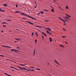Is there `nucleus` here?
Instances as JSON below:
<instances>
[{"instance_id": "f257e3e1", "label": "nucleus", "mask_w": 76, "mask_h": 76, "mask_svg": "<svg viewBox=\"0 0 76 76\" xmlns=\"http://www.w3.org/2000/svg\"><path fill=\"white\" fill-rule=\"evenodd\" d=\"M20 14L22 15H24L26 16H27L28 17L32 19H34V18L31 17L28 15H27L26 14H24V13H20Z\"/></svg>"}, {"instance_id": "f03ea898", "label": "nucleus", "mask_w": 76, "mask_h": 76, "mask_svg": "<svg viewBox=\"0 0 76 76\" xmlns=\"http://www.w3.org/2000/svg\"><path fill=\"white\" fill-rule=\"evenodd\" d=\"M26 22H28V23H29V24H31V25H33L34 24V23H31L29 21H26Z\"/></svg>"}, {"instance_id": "7ed1b4c3", "label": "nucleus", "mask_w": 76, "mask_h": 76, "mask_svg": "<svg viewBox=\"0 0 76 76\" xmlns=\"http://www.w3.org/2000/svg\"><path fill=\"white\" fill-rule=\"evenodd\" d=\"M20 69H21V70H24V69L25 70H26L28 71L27 69H26V68H22V67H21V68Z\"/></svg>"}, {"instance_id": "20e7f679", "label": "nucleus", "mask_w": 76, "mask_h": 76, "mask_svg": "<svg viewBox=\"0 0 76 76\" xmlns=\"http://www.w3.org/2000/svg\"><path fill=\"white\" fill-rule=\"evenodd\" d=\"M65 15H66V16L70 18V15L67 14L66 13H65Z\"/></svg>"}, {"instance_id": "39448f33", "label": "nucleus", "mask_w": 76, "mask_h": 76, "mask_svg": "<svg viewBox=\"0 0 76 76\" xmlns=\"http://www.w3.org/2000/svg\"><path fill=\"white\" fill-rule=\"evenodd\" d=\"M42 34H44V35H45V36H46V37H47V36L45 33H44L43 32H42Z\"/></svg>"}, {"instance_id": "423d86ee", "label": "nucleus", "mask_w": 76, "mask_h": 76, "mask_svg": "<svg viewBox=\"0 0 76 76\" xmlns=\"http://www.w3.org/2000/svg\"><path fill=\"white\" fill-rule=\"evenodd\" d=\"M2 46L4 47H7V48H11L10 47H9V46H4V45H2Z\"/></svg>"}, {"instance_id": "0eeeda50", "label": "nucleus", "mask_w": 76, "mask_h": 76, "mask_svg": "<svg viewBox=\"0 0 76 76\" xmlns=\"http://www.w3.org/2000/svg\"><path fill=\"white\" fill-rule=\"evenodd\" d=\"M2 10V9L0 8V11L4 12V11L3 10Z\"/></svg>"}, {"instance_id": "6e6552de", "label": "nucleus", "mask_w": 76, "mask_h": 76, "mask_svg": "<svg viewBox=\"0 0 76 76\" xmlns=\"http://www.w3.org/2000/svg\"><path fill=\"white\" fill-rule=\"evenodd\" d=\"M47 32L48 33V34H50V35H51V33H50V32H48V31H47Z\"/></svg>"}, {"instance_id": "1a4fd4ad", "label": "nucleus", "mask_w": 76, "mask_h": 76, "mask_svg": "<svg viewBox=\"0 0 76 76\" xmlns=\"http://www.w3.org/2000/svg\"><path fill=\"white\" fill-rule=\"evenodd\" d=\"M55 62L57 64H58L59 65H60V64H58V63L57 61H56V60H55Z\"/></svg>"}, {"instance_id": "9d476101", "label": "nucleus", "mask_w": 76, "mask_h": 76, "mask_svg": "<svg viewBox=\"0 0 76 76\" xmlns=\"http://www.w3.org/2000/svg\"><path fill=\"white\" fill-rule=\"evenodd\" d=\"M20 13V11H17L16 12H15V13Z\"/></svg>"}, {"instance_id": "9b49d317", "label": "nucleus", "mask_w": 76, "mask_h": 76, "mask_svg": "<svg viewBox=\"0 0 76 76\" xmlns=\"http://www.w3.org/2000/svg\"><path fill=\"white\" fill-rule=\"evenodd\" d=\"M11 50L12 51H16L15 49H11Z\"/></svg>"}, {"instance_id": "f8f14e48", "label": "nucleus", "mask_w": 76, "mask_h": 76, "mask_svg": "<svg viewBox=\"0 0 76 76\" xmlns=\"http://www.w3.org/2000/svg\"><path fill=\"white\" fill-rule=\"evenodd\" d=\"M35 26L36 27H40L41 28H42V27H40V26Z\"/></svg>"}, {"instance_id": "ddd939ff", "label": "nucleus", "mask_w": 76, "mask_h": 76, "mask_svg": "<svg viewBox=\"0 0 76 76\" xmlns=\"http://www.w3.org/2000/svg\"><path fill=\"white\" fill-rule=\"evenodd\" d=\"M48 28V30L49 31H51V29L49 28Z\"/></svg>"}, {"instance_id": "4468645a", "label": "nucleus", "mask_w": 76, "mask_h": 76, "mask_svg": "<svg viewBox=\"0 0 76 76\" xmlns=\"http://www.w3.org/2000/svg\"><path fill=\"white\" fill-rule=\"evenodd\" d=\"M64 18H66V19H68V18L67 17H64Z\"/></svg>"}, {"instance_id": "2eb2a0df", "label": "nucleus", "mask_w": 76, "mask_h": 76, "mask_svg": "<svg viewBox=\"0 0 76 76\" xmlns=\"http://www.w3.org/2000/svg\"><path fill=\"white\" fill-rule=\"evenodd\" d=\"M58 18L59 19H60L61 20H63V19H62L61 18H60V17H58Z\"/></svg>"}, {"instance_id": "dca6fc26", "label": "nucleus", "mask_w": 76, "mask_h": 76, "mask_svg": "<svg viewBox=\"0 0 76 76\" xmlns=\"http://www.w3.org/2000/svg\"><path fill=\"white\" fill-rule=\"evenodd\" d=\"M15 39L16 40L19 41V39L18 38H15Z\"/></svg>"}, {"instance_id": "f3484780", "label": "nucleus", "mask_w": 76, "mask_h": 76, "mask_svg": "<svg viewBox=\"0 0 76 76\" xmlns=\"http://www.w3.org/2000/svg\"><path fill=\"white\" fill-rule=\"evenodd\" d=\"M49 39H50V42H52V39L51 38H50Z\"/></svg>"}, {"instance_id": "a211bd4d", "label": "nucleus", "mask_w": 76, "mask_h": 76, "mask_svg": "<svg viewBox=\"0 0 76 76\" xmlns=\"http://www.w3.org/2000/svg\"><path fill=\"white\" fill-rule=\"evenodd\" d=\"M51 11L52 12H54V9H52L51 10Z\"/></svg>"}, {"instance_id": "6ab92c4d", "label": "nucleus", "mask_w": 76, "mask_h": 76, "mask_svg": "<svg viewBox=\"0 0 76 76\" xmlns=\"http://www.w3.org/2000/svg\"><path fill=\"white\" fill-rule=\"evenodd\" d=\"M4 6L6 7V6H7V4H4Z\"/></svg>"}, {"instance_id": "aec40b11", "label": "nucleus", "mask_w": 76, "mask_h": 76, "mask_svg": "<svg viewBox=\"0 0 76 76\" xmlns=\"http://www.w3.org/2000/svg\"><path fill=\"white\" fill-rule=\"evenodd\" d=\"M6 23H7L5 22H4L2 23V24H6Z\"/></svg>"}, {"instance_id": "412c9836", "label": "nucleus", "mask_w": 76, "mask_h": 76, "mask_svg": "<svg viewBox=\"0 0 76 76\" xmlns=\"http://www.w3.org/2000/svg\"><path fill=\"white\" fill-rule=\"evenodd\" d=\"M43 10L45 11H47V12H48V10Z\"/></svg>"}, {"instance_id": "4be33fe9", "label": "nucleus", "mask_w": 76, "mask_h": 76, "mask_svg": "<svg viewBox=\"0 0 76 76\" xmlns=\"http://www.w3.org/2000/svg\"><path fill=\"white\" fill-rule=\"evenodd\" d=\"M7 20V21H11V20Z\"/></svg>"}, {"instance_id": "5701e85b", "label": "nucleus", "mask_w": 76, "mask_h": 76, "mask_svg": "<svg viewBox=\"0 0 76 76\" xmlns=\"http://www.w3.org/2000/svg\"><path fill=\"white\" fill-rule=\"evenodd\" d=\"M23 18V19H24V20H26V18Z\"/></svg>"}, {"instance_id": "b1692460", "label": "nucleus", "mask_w": 76, "mask_h": 76, "mask_svg": "<svg viewBox=\"0 0 76 76\" xmlns=\"http://www.w3.org/2000/svg\"><path fill=\"white\" fill-rule=\"evenodd\" d=\"M40 13H41L42 14H43L44 12H43V11H41L40 12Z\"/></svg>"}, {"instance_id": "393cba45", "label": "nucleus", "mask_w": 76, "mask_h": 76, "mask_svg": "<svg viewBox=\"0 0 76 76\" xmlns=\"http://www.w3.org/2000/svg\"><path fill=\"white\" fill-rule=\"evenodd\" d=\"M14 69H15L16 70H18V71H19V69H16V68H14Z\"/></svg>"}, {"instance_id": "a878e982", "label": "nucleus", "mask_w": 76, "mask_h": 76, "mask_svg": "<svg viewBox=\"0 0 76 76\" xmlns=\"http://www.w3.org/2000/svg\"><path fill=\"white\" fill-rule=\"evenodd\" d=\"M36 70H39V71H40V69H36Z\"/></svg>"}, {"instance_id": "bb28decb", "label": "nucleus", "mask_w": 76, "mask_h": 76, "mask_svg": "<svg viewBox=\"0 0 76 76\" xmlns=\"http://www.w3.org/2000/svg\"><path fill=\"white\" fill-rule=\"evenodd\" d=\"M8 61H12V62H13L15 63V62H14V61H11L10 60H9Z\"/></svg>"}, {"instance_id": "cd10ccee", "label": "nucleus", "mask_w": 76, "mask_h": 76, "mask_svg": "<svg viewBox=\"0 0 76 76\" xmlns=\"http://www.w3.org/2000/svg\"><path fill=\"white\" fill-rule=\"evenodd\" d=\"M29 70H31L32 71H34V70H33V69H29Z\"/></svg>"}, {"instance_id": "c85d7f7f", "label": "nucleus", "mask_w": 76, "mask_h": 76, "mask_svg": "<svg viewBox=\"0 0 76 76\" xmlns=\"http://www.w3.org/2000/svg\"><path fill=\"white\" fill-rule=\"evenodd\" d=\"M62 37L64 38H65V37H66V36H62Z\"/></svg>"}, {"instance_id": "c756f323", "label": "nucleus", "mask_w": 76, "mask_h": 76, "mask_svg": "<svg viewBox=\"0 0 76 76\" xmlns=\"http://www.w3.org/2000/svg\"><path fill=\"white\" fill-rule=\"evenodd\" d=\"M45 21L46 22H48V20H45Z\"/></svg>"}, {"instance_id": "7c9ffc66", "label": "nucleus", "mask_w": 76, "mask_h": 76, "mask_svg": "<svg viewBox=\"0 0 76 76\" xmlns=\"http://www.w3.org/2000/svg\"><path fill=\"white\" fill-rule=\"evenodd\" d=\"M62 21H64V22L65 23H66V21H64L63 19L62 20Z\"/></svg>"}, {"instance_id": "2f4dec72", "label": "nucleus", "mask_w": 76, "mask_h": 76, "mask_svg": "<svg viewBox=\"0 0 76 76\" xmlns=\"http://www.w3.org/2000/svg\"><path fill=\"white\" fill-rule=\"evenodd\" d=\"M20 65H23V66H25L26 65H23V64H20Z\"/></svg>"}, {"instance_id": "473e14b6", "label": "nucleus", "mask_w": 76, "mask_h": 76, "mask_svg": "<svg viewBox=\"0 0 76 76\" xmlns=\"http://www.w3.org/2000/svg\"><path fill=\"white\" fill-rule=\"evenodd\" d=\"M35 50L34 51V53H35Z\"/></svg>"}, {"instance_id": "72a5a7b5", "label": "nucleus", "mask_w": 76, "mask_h": 76, "mask_svg": "<svg viewBox=\"0 0 76 76\" xmlns=\"http://www.w3.org/2000/svg\"><path fill=\"white\" fill-rule=\"evenodd\" d=\"M63 30H64V31H66V30L65 29H64V28H63Z\"/></svg>"}, {"instance_id": "f704fd0d", "label": "nucleus", "mask_w": 76, "mask_h": 76, "mask_svg": "<svg viewBox=\"0 0 76 76\" xmlns=\"http://www.w3.org/2000/svg\"><path fill=\"white\" fill-rule=\"evenodd\" d=\"M66 9H68V7L67 6H66Z\"/></svg>"}, {"instance_id": "c9c22d12", "label": "nucleus", "mask_w": 76, "mask_h": 76, "mask_svg": "<svg viewBox=\"0 0 76 76\" xmlns=\"http://www.w3.org/2000/svg\"><path fill=\"white\" fill-rule=\"evenodd\" d=\"M3 26L4 27H6V26H5V25H3Z\"/></svg>"}, {"instance_id": "e433bc0d", "label": "nucleus", "mask_w": 76, "mask_h": 76, "mask_svg": "<svg viewBox=\"0 0 76 76\" xmlns=\"http://www.w3.org/2000/svg\"><path fill=\"white\" fill-rule=\"evenodd\" d=\"M60 9L61 10H64L62 8H60Z\"/></svg>"}, {"instance_id": "4c0bfd02", "label": "nucleus", "mask_w": 76, "mask_h": 76, "mask_svg": "<svg viewBox=\"0 0 76 76\" xmlns=\"http://www.w3.org/2000/svg\"><path fill=\"white\" fill-rule=\"evenodd\" d=\"M10 67H11V68H13V69H14V68H15L13 67H12V66H10Z\"/></svg>"}, {"instance_id": "58836bf2", "label": "nucleus", "mask_w": 76, "mask_h": 76, "mask_svg": "<svg viewBox=\"0 0 76 76\" xmlns=\"http://www.w3.org/2000/svg\"><path fill=\"white\" fill-rule=\"evenodd\" d=\"M42 39L43 40H44V37L43 36H42Z\"/></svg>"}, {"instance_id": "ea45409f", "label": "nucleus", "mask_w": 76, "mask_h": 76, "mask_svg": "<svg viewBox=\"0 0 76 76\" xmlns=\"http://www.w3.org/2000/svg\"><path fill=\"white\" fill-rule=\"evenodd\" d=\"M35 42L36 43L37 42V39H35Z\"/></svg>"}, {"instance_id": "a19ab883", "label": "nucleus", "mask_w": 76, "mask_h": 76, "mask_svg": "<svg viewBox=\"0 0 76 76\" xmlns=\"http://www.w3.org/2000/svg\"><path fill=\"white\" fill-rule=\"evenodd\" d=\"M0 56H2L3 57H4V56H3V55H0Z\"/></svg>"}, {"instance_id": "79ce46f5", "label": "nucleus", "mask_w": 76, "mask_h": 76, "mask_svg": "<svg viewBox=\"0 0 76 76\" xmlns=\"http://www.w3.org/2000/svg\"><path fill=\"white\" fill-rule=\"evenodd\" d=\"M4 74H6V75H8V74H6V73H5Z\"/></svg>"}, {"instance_id": "37998d69", "label": "nucleus", "mask_w": 76, "mask_h": 76, "mask_svg": "<svg viewBox=\"0 0 76 76\" xmlns=\"http://www.w3.org/2000/svg\"><path fill=\"white\" fill-rule=\"evenodd\" d=\"M60 46L61 47H63V46L62 45H60Z\"/></svg>"}, {"instance_id": "c03bdc74", "label": "nucleus", "mask_w": 76, "mask_h": 76, "mask_svg": "<svg viewBox=\"0 0 76 76\" xmlns=\"http://www.w3.org/2000/svg\"><path fill=\"white\" fill-rule=\"evenodd\" d=\"M33 34H34V33L32 32V35L33 36Z\"/></svg>"}, {"instance_id": "a18cd8bd", "label": "nucleus", "mask_w": 76, "mask_h": 76, "mask_svg": "<svg viewBox=\"0 0 76 76\" xmlns=\"http://www.w3.org/2000/svg\"><path fill=\"white\" fill-rule=\"evenodd\" d=\"M65 43L66 44H68V43H67L66 42H65Z\"/></svg>"}, {"instance_id": "49530a36", "label": "nucleus", "mask_w": 76, "mask_h": 76, "mask_svg": "<svg viewBox=\"0 0 76 76\" xmlns=\"http://www.w3.org/2000/svg\"><path fill=\"white\" fill-rule=\"evenodd\" d=\"M65 20H66V21L68 22V21L67 20L65 19Z\"/></svg>"}, {"instance_id": "de8ad7c7", "label": "nucleus", "mask_w": 76, "mask_h": 76, "mask_svg": "<svg viewBox=\"0 0 76 76\" xmlns=\"http://www.w3.org/2000/svg\"><path fill=\"white\" fill-rule=\"evenodd\" d=\"M16 51H18L19 52H20L19 50H16Z\"/></svg>"}, {"instance_id": "09e8293b", "label": "nucleus", "mask_w": 76, "mask_h": 76, "mask_svg": "<svg viewBox=\"0 0 76 76\" xmlns=\"http://www.w3.org/2000/svg\"><path fill=\"white\" fill-rule=\"evenodd\" d=\"M18 67H19V68H21V67H20V66H18Z\"/></svg>"}, {"instance_id": "8fccbe9b", "label": "nucleus", "mask_w": 76, "mask_h": 76, "mask_svg": "<svg viewBox=\"0 0 76 76\" xmlns=\"http://www.w3.org/2000/svg\"><path fill=\"white\" fill-rule=\"evenodd\" d=\"M17 6H18V5H17H17H16V8L17 7Z\"/></svg>"}, {"instance_id": "3c124183", "label": "nucleus", "mask_w": 76, "mask_h": 76, "mask_svg": "<svg viewBox=\"0 0 76 76\" xmlns=\"http://www.w3.org/2000/svg\"><path fill=\"white\" fill-rule=\"evenodd\" d=\"M40 13V12H39V13H38V14L39 15V14Z\"/></svg>"}, {"instance_id": "603ef678", "label": "nucleus", "mask_w": 76, "mask_h": 76, "mask_svg": "<svg viewBox=\"0 0 76 76\" xmlns=\"http://www.w3.org/2000/svg\"><path fill=\"white\" fill-rule=\"evenodd\" d=\"M53 9V7H52L51 6H50Z\"/></svg>"}, {"instance_id": "864d4df0", "label": "nucleus", "mask_w": 76, "mask_h": 76, "mask_svg": "<svg viewBox=\"0 0 76 76\" xmlns=\"http://www.w3.org/2000/svg\"><path fill=\"white\" fill-rule=\"evenodd\" d=\"M36 34H37V37L38 35H37V32Z\"/></svg>"}, {"instance_id": "5fc2aeb1", "label": "nucleus", "mask_w": 76, "mask_h": 76, "mask_svg": "<svg viewBox=\"0 0 76 76\" xmlns=\"http://www.w3.org/2000/svg\"><path fill=\"white\" fill-rule=\"evenodd\" d=\"M1 32H3V30H1Z\"/></svg>"}, {"instance_id": "6e6d98bb", "label": "nucleus", "mask_w": 76, "mask_h": 76, "mask_svg": "<svg viewBox=\"0 0 76 76\" xmlns=\"http://www.w3.org/2000/svg\"><path fill=\"white\" fill-rule=\"evenodd\" d=\"M17 48L18 49L19 48V47H17Z\"/></svg>"}, {"instance_id": "4d7b16f0", "label": "nucleus", "mask_w": 76, "mask_h": 76, "mask_svg": "<svg viewBox=\"0 0 76 76\" xmlns=\"http://www.w3.org/2000/svg\"><path fill=\"white\" fill-rule=\"evenodd\" d=\"M64 25H66V23H64Z\"/></svg>"}, {"instance_id": "13d9d810", "label": "nucleus", "mask_w": 76, "mask_h": 76, "mask_svg": "<svg viewBox=\"0 0 76 76\" xmlns=\"http://www.w3.org/2000/svg\"><path fill=\"white\" fill-rule=\"evenodd\" d=\"M58 8H60V9L61 7H60V6H59V7H58Z\"/></svg>"}, {"instance_id": "bf43d9fd", "label": "nucleus", "mask_w": 76, "mask_h": 76, "mask_svg": "<svg viewBox=\"0 0 76 76\" xmlns=\"http://www.w3.org/2000/svg\"><path fill=\"white\" fill-rule=\"evenodd\" d=\"M30 69H32V67H30Z\"/></svg>"}, {"instance_id": "052dcab7", "label": "nucleus", "mask_w": 76, "mask_h": 76, "mask_svg": "<svg viewBox=\"0 0 76 76\" xmlns=\"http://www.w3.org/2000/svg\"><path fill=\"white\" fill-rule=\"evenodd\" d=\"M6 60H8V61H9V59H6Z\"/></svg>"}, {"instance_id": "680f3d73", "label": "nucleus", "mask_w": 76, "mask_h": 76, "mask_svg": "<svg viewBox=\"0 0 76 76\" xmlns=\"http://www.w3.org/2000/svg\"><path fill=\"white\" fill-rule=\"evenodd\" d=\"M15 43H16L17 41H15Z\"/></svg>"}, {"instance_id": "e2e57ef3", "label": "nucleus", "mask_w": 76, "mask_h": 76, "mask_svg": "<svg viewBox=\"0 0 76 76\" xmlns=\"http://www.w3.org/2000/svg\"><path fill=\"white\" fill-rule=\"evenodd\" d=\"M32 68H34V67H32Z\"/></svg>"}, {"instance_id": "0e129e2a", "label": "nucleus", "mask_w": 76, "mask_h": 76, "mask_svg": "<svg viewBox=\"0 0 76 76\" xmlns=\"http://www.w3.org/2000/svg\"><path fill=\"white\" fill-rule=\"evenodd\" d=\"M68 19L69 20H70V19L69 18H68Z\"/></svg>"}, {"instance_id": "69168bd1", "label": "nucleus", "mask_w": 76, "mask_h": 76, "mask_svg": "<svg viewBox=\"0 0 76 76\" xmlns=\"http://www.w3.org/2000/svg\"><path fill=\"white\" fill-rule=\"evenodd\" d=\"M38 31H40V30H38Z\"/></svg>"}, {"instance_id": "338daca9", "label": "nucleus", "mask_w": 76, "mask_h": 76, "mask_svg": "<svg viewBox=\"0 0 76 76\" xmlns=\"http://www.w3.org/2000/svg\"><path fill=\"white\" fill-rule=\"evenodd\" d=\"M36 8V6L35 7V8Z\"/></svg>"}, {"instance_id": "774afa93", "label": "nucleus", "mask_w": 76, "mask_h": 76, "mask_svg": "<svg viewBox=\"0 0 76 76\" xmlns=\"http://www.w3.org/2000/svg\"><path fill=\"white\" fill-rule=\"evenodd\" d=\"M8 75L9 76H11V75Z\"/></svg>"}]
</instances>
